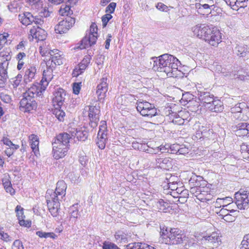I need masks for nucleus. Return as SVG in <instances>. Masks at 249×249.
<instances>
[{
    "mask_svg": "<svg viewBox=\"0 0 249 249\" xmlns=\"http://www.w3.org/2000/svg\"><path fill=\"white\" fill-rule=\"evenodd\" d=\"M153 69L155 71L165 72L168 77H176L180 62L172 55L165 53L158 57H152Z\"/></svg>",
    "mask_w": 249,
    "mask_h": 249,
    "instance_id": "nucleus-1",
    "label": "nucleus"
},
{
    "mask_svg": "<svg viewBox=\"0 0 249 249\" xmlns=\"http://www.w3.org/2000/svg\"><path fill=\"white\" fill-rule=\"evenodd\" d=\"M70 135L67 132L59 133L52 141L53 157L55 159L64 157L70 149Z\"/></svg>",
    "mask_w": 249,
    "mask_h": 249,
    "instance_id": "nucleus-2",
    "label": "nucleus"
},
{
    "mask_svg": "<svg viewBox=\"0 0 249 249\" xmlns=\"http://www.w3.org/2000/svg\"><path fill=\"white\" fill-rule=\"evenodd\" d=\"M160 241L168 245H178L181 244L187 240L186 236L182 231L177 228H167L165 230L160 228Z\"/></svg>",
    "mask_w": 249,
    "mask_h": 249,
    "instance_id": "nucleus-3",
    "label": "nucleus"
},
{
    "mask_svg": "<svg viewBox=\"0 0 249 249\" xmlns=\"http://www.w3.org/2000/svg\"><path fill=\"white\" fill-rule=\"evenodd\" d=\"M53 96L52 101L54 108L52 110L53 114L59 122H63L66 114L61 108L65 99V91L59 88L54 92Z\"/></svg>",
    "mask_w": 249,
    "mask_h": 249,
    "instance_id": "nucleus-4",
    "label": "nucleus"
},
{
    "mask_svg": "<svg viewBox=\"0 0 249 249\" xmlns=\"http://www.w3.org/2000/svg\"><path fill=\"white\" fill-rule=\"evenodd\" d=\"M98 28L95 23H92L90 27L89 32L81 41L78 46L80 49H86L94 45L98 38Z\"/></svg>",
    "mask_w": 249,
    "mask_h": 249,
    "instance_id": "nucleus-5",
    "label": "nucleus"
},
{
    "mask_svg": "<svg viewBox=\"0 0 249 249\" xmlns=\"http://www.w3.org/2000/svg\"><path fill=\"white\" fill-rule=\"evenodd\" d=\"M137 104V110L142 116L151 118L159 115L154 105L145 101H139Z\"/></svg>",
    "mask_w": 249,
    "mask_h": 249,
    "instance_id": "nucleus-6",
    "label": "nucleus"
},
{
    "mask_svg": "<svg viewBox=\"0 0 249 249\" xmlns=\"http://www.w3.org/2000/svg\"><path fill=\"white\" fill-rule=\"evenodd\" d=\"M248 108L245 103H239L231 108V117L237 120L246 121L249 118V113H247Z\"/></svg>",
    "mask_w": 249,
    "mask_h": 249,
    "instance_id": "nucleus-7",
    "label": "nucleus"
},
{
    "mask_svg": "<svg viewBox=\"0 0 249 249\" xmlns=\"http://www.w3.org/2000/svg\"><path fill=\"white\" fill-rule=\"evenodd\" d=\"M67 186L64 180H59L56 183L55 191L53 190H48L46 192V196L62 200L66 195Z\"/></svg>",
    "mask_w": 249,
    "mask_h": 249,
    "instance_id": "nucleus-8",
    "label": "nucleus"
},
{
    "mask_svg": "<svg viewBox=\"0 0 249 249\" xmlns=\"http://www.w3.org/2000/svg\"><path fill=\"white\" fill-rule=\"evenodd\" d=\"M19 110L24 113H31L37 108V103L35 99L26 97L23 95V98L19 102Z\"/></svg>",
    "mask_w": 249,
    "mask_h": 249,
    "instance_id": "nucleus-9",
    "label": "nucleus"
},
{
    "mask_svg": "<svg viewBox=\"0 0 249 249\" xmlns=\"http://www.w3.org/2000/svg\"><path fill=\"white\" fill-rule=\"evenodd\" d=\"M236 207L240 210H245L249 207V193L247 191H239L235 194Z\"/></svg>",
    "mask_w": 249,
    "mask_h": 249,
    "instance_id": "nucleus-10",
    "label": "nucleus"
},
{
    "mask_svg": "<svg viewBox=\"0 0 249 249\" xmlns=\"http://www.w3.org/2000/svg\"><path fill=\"white\" fill-rule=\"evenodd\" d=\"M74 18L71 17H67L65 19L60 21L54 28L56 33L62 34L67 32L68 30L75 23Z\"/></svg>",
    "mask_w": 249,
    "mask_h": 249,
    "instance_id": "nucleus-11",
    "label": "nucleus"
},
{
    "mask_svg": "<svg viewBox=\"0 0 249 249\" xmlns=\"http://www.w3.org/2000/svg\"><path fill=\"white\" fill-rule=\"evenodd\" d=\"M196 96L195 99L197 98L198 102H196V107L198 108L200 106L199 102L203 104L206 108V105L210 104L212 101L214 100V95L210 92L204 90H197L195 92Z\"/></svg>",
    "mask_w": 249,
    "mask_h": 249,
    "instance_id": "nucleus-12",
    "label": "nucleus"
},
{
    "mask_svg": "<svg viewBox=\"0 0 249 249\" xmlns=\"http://www.w3.org/2000/svg\"><path fill=\"white\" fill-rule=\"evenodd\" d=\"M211 33L206 36L205 41L213 46H217L221 42L222 36L220 31L215 27L211 29Z\"/></svg>",
    "mask_w": 249,
    "mask_h": 249,
    "instance_id": "nucleus-13",
    "label": "nucleus"
},
{
    "mask_svg": "<svg viewBox=\"0 0 249 249\" xmlns=\"http://www.w3.org/2000/svg\"><path fill=\"white\" fill-rule=\"evenodd\" d=\"M100 110L99 106H89V124L93 128L97 126L99 121Z\"/></svg>",
    "mask_w": 249,
    "mask_h": 249,
    "instance_id": "nucleus-14",
    "label": "nucleus"
},
{
    "mask_svg": "<svg viewBox=\"0 0 249 249\" xmlns=\"http://www.w3.org/2000/svg\"><path fill=\"white\" fill-rule=\"evenodd\" d=\"M46 86L44 84L34 85L23 94L26 97L35 99L36 97H40L42 95L43 91L45 90Z\"/></svg>",
    "mask_w": 249,
    "mask_h": 249,
    "instance_id": "nucleus-15",
    "label": "nucleus"
},
{
    "mask_svg": "<svg viewBox=\"0 0 249 249\" xmlns=\"http://www.w3.org/2000/svg\"><path fill=\"white\" fill-rule=\"evenodd\" d=\"M211 28L206 24H198L193 27L192 29L194 36L205 40L206 36L211 33Z\"/></svg>",
    "mask_w": 249,
    "mask_h": 249,
    "instance_id": "nucleus-16",
    "label": "nucleus"
},
{
    "mask_svg": "<svg viewBox=\"0 0 249 249\" xmlns=\"http://www.w3.org/2000/svg\"><path fill=\"white\" fill-rule=\"evenodd\" d=\"M173 162V160L170 158L158 156L155 159V165L158 168L169 170L172 169Z\"/></svg>",
    "mask_w": 249,
    "mask_h": 249,
    "instance_id": "nucleus-17",
    "label": "nucleus"
},
{
    "mask_svg": "<svg viewBox=\"0 0 249 249\" xmlns=\"http://www.w3.org/2000/svg\"><path fill=\"white\" fill-rule=\"evenodd\" d=\"M202 243L210 248L217 247L220 241L218 233L213 232L209 235H204L201 239Z\"/></svg>",
    "mask_w": 249,
    "mask_h": 249,
    "instance_id": "nucleus-18",
    "label": "nucleus"
},
{
    "mask_svg": "<svg viewBox=\"0 0 249 249\" xmlns=\"http://www.w3.org/2000/svg\"><path fill=\"white\" fill-rule=\"evenodd\" d=\"M48 210L53 217H56L60 210V201L53 198L46 196Z\"/></svg>",
    "mask_w": 249,
    "mask_h": 249,
    "instance_id": "nucleus-19",
    "label": "nucleus"
},
{
    "mask_svg": "<svg viewBox=\"0 0 249 249\" xmlns=\"http://www.w3.org/2000/svg\"><path fill=\"white\" fill-rule=\"evenodd\" d=\"M70 139L76 138L78 141H85L88 137V132L85 128H73L69 130Z\"/></svg>",
    "mask_w": 249,
    "mask_h": 249,
    "instance_id": "nucleus-20",
    "label": "nucleus"
},
{
    "mask_svg": "<svg viewBox=\"0 0 249 249\" xmlns=\"http://www.w3.org/2000/svg\"><path fill=\"white\" fill-rule=\"evenodd\" d=\"M166 114L169 117V121L177 125L185 124L186 119H183L179 115V113H177L172 111L171 107L169 106L166 107Z\"/></svg>",
    "mask_w": 249,
    "mask_h": 249,
    "instance_id": "nucleus-21",
    "label": "nucleus"
},
{
    "mask_svg": "<svg viewBox=\"0 0 249 249\" xmlns=\"http://www.w3.org/2000/svg\"><path fill=\"white\" fill-rule=\"evenodd\" d=\"M107 80V77H103L101 79L100 84H98L97 87L96 94L98 96V100L100 102L104 99L108 90Z\"/></svg>",
    "mask_w": 249,
    "mask_h": 249,
    "instance_id": "nucleus-22",
    "label": "nucleus"
},
{
    "mask_svg": "<svg viewBox=\"0 0 249 249\" xmlns=\"http://www.w3.org/2000/svg\"><path fill=\"white\" fill-rule=\"evenodd\" d=\"M210 104L206 105V108L213 112H221L224 109L223 102L217 97L214 98Z\"/></svg>",
    "mask_w": 249,
    "mask_h": 249,
    "instance_id": "nucleus-23",
    "label": "nucleus"
},
{
    "mask_svg": "<svg viewBox=\"0 0 249 249\" xmlns=\"http://www.w3.org/2000/svg\"><path fill=\"white\" fill-rule=\"evenodd\" d=\"M232 127L236 135H238L240 137L249 135V124L247 123H240Z\"/></svg>",
    "mask_w": 249,
    "mask_h": 249,
    "instance_id": "nucleus-24",
    "label": "nucleus"
},
{
    "mask_svg": "<svg viewBox=\"0 0 249 249\" xmlns=\"http://www.w3.org/2000/svg\"><path fill=\"white\" fill-rule=\"evenodd\" d=\"M43 27L38 26L37 27H34L30 30V34L33 38L38 40L42 41L45 39L46 37V32Z\"/></svg>",
    "mask_w": 249,
    "mask_h": 249,
    "instance_id": "nucleus-25",
    "label": "nucleus"
},
{
    "mask_svg": "<svg viewBox=\"0 0 249 249\" xmlns=\"http://www.w3.org/2000/svg\"><path fill=\"white\" fill-rule=\"evenodd\" d=\"M196 8L198 14L205 16L211 14L212 10L214 9V6L199 2L196 3Z\"/></svg>",
    "mask_w": 249,
    "mask_h": 249,
    "instance_id": "nucleus-26",
    "label": "nucleus"
},
{
    "mask_svg": "<svg viewBox=\"0 0 249 249\" xmlns=\"http://www.w3.org/2000/svg\"><path fill=\"white\" fill-rule=\"evenodd\" d=\"M23 211L24 209L20 205H18L16 207L15 212L17 213V216L19 224L21 226L29 227L31 225V222L24 220L25 216L24 215Z\"/></svg>",
    "mask_w": 249,
    "mask_h": 249,
    "instance_id": "nucleus-27",
    "label": "nucleus"
},
{
    "mask_svg": "<svg viewBox=\"0 0 249 249\" xmlns=\"http://www.w3.org/2000/svg\"><path fill=\"white\" fill-rule=\"evenodd\" d=\"M36 69V67L33 66H28L25 71L23 76V82L25 84H27L32 81L34 79Z\"/></svg>",
    "mask_w": 249,
    "mask_h": 249,
    "instance_id": "nucleus-28",
    "label": "nucleus"
},
{
    "mask_svg": "<svg viewBox=\"0 0 249 249\" xmlns=\"http://www.w3.org/2000/svg\"><path fill=\"white\" fill-rule=\"evenodd\" d=\"M47 69L43 71L42 79L41 82L47 86L49 82L51 81L53 78V71L55 68L53 65L49 66V65L46 64Z\"/></svg>",
    "mask_w": 249,
    "mask_h": 249,
    "instance_id": "nucleus-29",
    "label": "nucleus"
},
{
    "mask_svg": "<svg viewBox=\"0 0 249 249\" xmlns=\"http://www.w3.org/2000/svg\"><path fill=\"white\" fill-rule=\"evenodd\" d=\"M18 19L24 25L27 26L34 21V16L29 12H24L18 15Z\"/></svg>",
    "mask_w": 249,
    "mask_h": 249,
    "instance_id": "nucleus-30",
    "label": "nucleus"
},
{
    "mask_svg": "<svg viewBox=\"0 0 249 249\" xmlns=\"http://www.w3.org/2000/svg\"><path fill=\"white\" fill-rule=\"evenodd\" d=\"M203 179L202 177L193 174L189 180V184L193 187L206 185V181Z\"/></svg>",
    "mask_w": 249,
    "mask_h": 249,
    "instance_id": "nucleus-31",
    "label": "nucleus"
},
{
    "mask_svg": "<svg viewBox=\"0 0 249 249\" xmlns=\"http://www.w3.org/2000/svg\"><path fill=\"white\" fill-rule=\"evenodd\" d=\"M78 203L72 205L69 208V214H70V220L74 222H76L78 216L80 215V213L78 210Z\"/></svg>",
    "mask_w": 249,
    "mask_h": 249,
    "instance_id": "nucleus-32",
    "label": "nucleus"
},
{
    "mask_svg": "<svg viewBox=\"0 0 249 249\" xmlns=\"http://www.w3.org/2000/svg\"><path fill=\"white\" fill-rule=\"evenodd\" d=\"M29 140L31 148L34 154L36 155L39 152V139L36 135L34 134L31 135L29 136Z\"/></svg>",
    "mask_w": 249,
    "mask_h": 249,
    "instance_id": "nucleus-33",
    "label": "nucleus"
},
{
    "mask_svg": "<svg viewBox=\"0 0 249 249\" xmlns=\"http://www.w3.org/2000/svg\"><path fill=\"white\" fill-rule=\"evenodd\" d=\"M107 130L106 121H101L100 123L99 130L97 134V139H101V138H102L107 141Z\"/></svg>",
    "mask_w": 249,
    "mask_h": 249,
    "instance_id": "nucleus-34",
    "label": "nucleus"
},
{
    "mask_svg": "<svg viewBox=\"0 0 249 249\" xmlns=\"http://www.w3.org/2000/svg\"><path fill=\"white\" fill-rule=\"evenodd\" d=\"M234 75H237L236 78L248 83L249 82V72L247 71L246 69L240 68Z\"/></svg>",
    "mask_w": 249,
    "mask_h": 249,
    "instance_id": "nucleus-35",
    "label": "nucleus"
},
{
    "mask_svg": "<svg viewBox=\"0 0 249 249\" xmlns=\"http://www.w3.org/2000/svg\"><path fill=\"white\" fill-rule=\"evenodd\" d=\"M234 51L236 54L241 57H245L249 53L247 46L242 44L237 45Z\"/></svg>",
    "mask_w": 249,
    "mask_h": 249,
    "instance_id": "nucleus-36",
    "label": "nucleus"
},
{
    "mask_svg": "<svg viewBox=\"0 0 249 249\" xmlns=\"http://www.w3.org/2000/svg\"><path fill=\"white\" fill-rule=\"evenodd\" d=\"M8 65V62L6 61H3L0 63V77L2 81L6 80L7 78V68Z\"/></svg>",
    "mask_w": 249,
    "mask_h": 249,
    "instance_id": "nucleus-37",
    "label": "nucleus"
},
{
    "mask_svg": "<svg viewBox=\"0 0 249 249\" xmlns=\"http://www.w3.org/2000/svg\"><path fill=\"white\" fill-rule=\"evenodd\" d=\"M59 14L62 16H66L67 17H69V16L71 15L73 12L72 11L71 9V6L69 5H67L66 4H62L61 6L60 9L59 10Z\"/></svg>",
    "mask_w": 249,
    "mask_h": 249,
    "instance_id": "nucleus-38",
    "label": "nucleus"
},
{
    "mask_svg": "<svg viewBox=\"0 0 249 249\" xmlns=\"http://www.w3.org/2000/svg\"><path fill=\"white\" fill-rule=\"evenodd\" d=\"M36 234L40 238H50L54 239L55 237H56V235L53 232H47L42 231H37L36 232Z\"/></svg>",
    "mask_w": 249,
    "mask_h": 249,
    "instance_id": "nucleus-39",
    "label": "nucleus"
},
{
    "mask_svg": "<svg viewBox=\"0 0 249 249\" xmlns=\"http://www.w3.org/2000/svg\"><path fill=\"white\" fill-rule=\"evenodd\" d=\"M115 238L116 241L119 242L125 243L127 241L126 235L122 231H118L115 234Z\"/></svg>",
    "mask_w": 249,
    "mask_h": 249,
    "instance_id": "nucleus-40",
    "label": "nucleus"
},
{
    "mask_svg": "<svg viewBox=\"0 0 249 249\" xmlns=\"http://www.w3.org/2000/svg\"><path fill=\"white\" fill-rule=\"evenodd\" d=\"M91 59V56L89 55H86L82 61L79 64L78 66L80 67L82 70H85L89 64Z\"/></svg>",
    "mask_w": 249,
    "mask_h": 249,
    "instance_id": "nucleus-41",
    "label": "nucleus"
},
{
    "mask_svg": "<svg viewBox=\"0 0 249 249\" xmlns=\"http://www.w3.org/2000/svg\"><path fill=\"white\" fill-rule=\"evenodd\" d=\"M144 246L146 244L141 242H135L129 244L125 248V249H145Z\"/></svg>",
    "mask_w": 249,
    "mask_h": 249,
    "instance_id": "nucleus-42",
    "label": "nucleus"
},
{
    "mask_svg": "<svg viewBox=\"0 0 249 249\" xmlns=\"http://www.w3.org/2000/svg\"><path fill=\"white\" fill-rule=\"evenodd\" d=\"M201 135L205 138H209L211 137L213 134V130L205 126H202L201 128Z\"/></svg>",
    "mask_w": 249,
    "mask_h": 249,
    "instance_id": "nucleus-43",
    "label": "nucleus"
},
{
    "mask_svg": "<svg viewBox=\"0 0 249 249\" xmlns=\"http://www.w3.org/2000/svg\"><path fill=\"white\" fill-rule=\"evenodd\" d=\"M222 207H226L228 209V210L230 211V213L238 214L239 212L236 210H235V208H237L236 202L235 203H233L232 201L231 202H229L228 204H224L223 205H222Z\"/></svg>",
    "mask_w": 249,
    "mask_h": 249,
    "instance_id": "nucleus-44",
    "label": "nucleus"
},
{
    "mask_svg": "<svg viewBox=\"0 0 249 249\" xmlns=\"http://www.w3.org/2000/svg\"><path fill=\"white\" fill-rule=\"evenodd\" d=\"M132 147L135 150L144 151V150H145V148L147 147V144L135 141L132 143Z\"/></svg>",
    "mask_w": 249,
    "mask_h": 249,
    "instance_id": "nucleus-45",
    "label": "nucleus"
},
{
    "mask_svg": "<svg viewBox=\"0 0 249 249\" xmlns=\"http://www.w3.org/2000/svg\"><path fill=\"white\" fill-rule=\"evenodd\" d=\"M158 207L160 211L164 213L167 212L169 207L168 203L165 202L163 199L159 200Z\"/></svg>",
    "mask_w": 249,
    "mask_h": 249,
    "instance_id": "nucleus-46",
    "label": "nucleus"
},
{
    "mask_svg": "<svg viewBox=\"0 0 249 249\" xmlns=\"http://www.w3.org/2000/svg\"><path fill=\"white\" fill-rule=\"evenodd\" d=\"M103 249H121L114 243L109 241H105L103 243Z\"/></svg>",
    "mask_w": 249,
    "mask_h": 249,
    "instance_id": "nucleus-47",
    "label": "nucleus"
},
{
    "mask_svg": "<svg viewBox=\"0 0 249 249\" xmlns=\"http://www.w3.org/2000/svg\"><path fill=\"white\" fill-rule=\"evenodd\" d=\"M60 55V54H58V53H55L54 54H52L50 53L51 58L46 61V64L49 65V67H50V66L53 65V66L55 67V62H56V61L58 58V55Z\"/></svg>",
    "mask_w": 249,
    "mask_h": 249,
    "instance_id": "nucleus-48",
    "label": "nucleus"
},
{
    "mask_svg": "<svg viewBox=\"0 0 249 249\" xmlns=\"http://www.w3.org/2000/svg\"><path fill=\"white\" fill-rule=\"evenodd\" d=\"M179 144L174 143L171 144L169 143L168 153L178 154V150H179Z\"/></svg>",
    "mask_w": 249,
    "mask_h": 249,
    "instance_id": "nucleus-49",
    "label": "nucleus"
},
{
    "mask_svg": "<svg viewBox=\"0 0 249 249\" xmlns=\"http://www.w3.org/2000/svg\"><path fill=\"white\" fill-rule=\"evenodd\" d=\"M45 20L44 18L39 15L38 16H34L33 23L37 25L38 26L40 25L41 27H45L44 25Z\"/></svg>",
    "mask_w": 249,
    "mask_h": 249,
    "instance_id": "nucleus-50",
    "label": "nucleus"
},
{
    "mask_svg": "<svg viewBox=\"0 0 249 249\" xmlns=\"http://www.w3.org/2000/svg\"><path fill=\"white\" fill-rule=\"evenodd\" d=\"M168 188L173 191H175L177 189L178 185H181L179 182L178 181H173V179L170 178V180L167 183Z\"/></svg>",
    "mask_w": 249,
    "mask_h": 249,
    "instance_id": "nucleus-51",
    "label": "nucleus"
},
{
    "mask_svg": "<svg viewBox=\"0 0 249 249\" xmlns=\"http://www.w3.org/2000/svg\"><path fill=\"white\" fill-rule=\"evenodd\" d=\"M52 14V11H50L48 7H45L42 8L39 15L44 19V18L50 17Z\"/></svg>",
    "mask_w": 249,
    "mask_h": 249,
    "instance_id": "nucleus-52",
    "label": "nucleus"
},
{
    "mask_svg": "<svg viewBox=\"0 0 249 249\" xmlns=\"http://www.w3.org/2000/svg\"><path fill=\"white\" fill-rule=\"evenodd\" d=\"M178 149H179V150H178V155H185L190 151L189 147L184 144H179Z\"/></svg>",
    "mask_w": 249,
    "mask_h": 249,
    "instance_id": "nucleus-53",
    "label": "nucleus"
},
{
    "mask_svg": "<svg viewBox=\"0 0 249 249\" xmlns=\"http://www.w3.org/2000/svg\"><path fill=\"white\" fill-rule=\"evenodd\" d=\"M226 4L230 6L233 10H238L239 8L238 6L237 0H224Z\"/></svg>",
    "mask_w": 249,
    "mask_h": 249,
    "instance_id": "nucleus-54",
    "label": "nucleus"
},
{
    "mask_svg": "<svg viewBox=\"0 0 249 249\" xmlns=\"http://www.w3.org/2000/svg\"><path fill=\"white\" fill-rule=\"evenodd\" d=\"M18 6V2L16 0H14L8 5V8L10 12L15 13L17 11V8Z\"/></svg>",
    "mask_w": 249,
    "mask_h": 249,
    "instance_id": "nucleus-55",
    "label": "nucleus"
},
{
    "mask_svg": "<svg viewBox=\"0 0 249 249\" xmlns=\"http://www.w3.org/2000/svg\"><path fill=\"white\" fill-rule=\"evenodd\" d=\"M241 245V249H249V233L244 237Z\"/></svg>",
    "mask_w": 249,
    "mask_h": 249,
    "instance_id": "nucleus-56",
    "label": "nucleus"
},
{
    "mask_svg": "<svg viewBox=\"0 0 249 249\" xmlns=\"http://www.w3.org/2000/svg\"><path fill=\"white\" fill-rule=\"evenodd\" d=\"M112 18V16L111 14L106 13L102 17V25L103 27H106L108 21Z\"/></svg>",
    "mask_w": 249,
    "mask_h": 249,
    "instance_id": "nucleus-57",
    "label": "nucleus"
},
{
    "mask_svg": "<svg viewBox=\"0 0 249 249\" xmlns=\"http://www.w3.org/2000/svg\"><path fill=\"white\" fill-rule=\"evenodd\" d=\"M116 7V3L115 2H111L106 7V13L109 14H112L114 12L115 8Z\"/></svg>",
    "mask_w": 249,
    "mask_h": 249,
    "instance_id": "nucleus-58",
    "label": "nucleus"
},
{
    "mask_svg": "<svg viewBox=\"0 0 249 249\" xmlns=\"http://www.w3.org/2000/svg\"><path fill=\"white\" fill-rule=\"evenodd\" d=\"M179 115L183 119H186L187 121H185V124H188L191 120V117L188 111L181 110L178 112Z\"/></svg>",
    "mask_w": 249,
    "mask_h": 249,
    "instance_id": "nucleus-59",
    "label": "nucleus"
},
{
    "mask_svg": "<svg viewBox=\"0 0 249 249\" xmlns=\"http://www.w3.org/2000/svg\"><path fill=\"white\" fill-rule=\"evenodd\" d=\"M238 215L237 213H230L227 215H226L223 219L228 222H231L234 221L235 220V217Z\"/></svg>",
    "mask_w": 249,
    "mask_h": 249,
    "instance_id": "nucleus-60",
    "label": "nucleus"
},
{
    "mask_svg": "<svg viewBox=\"0 0 249 249\" xmlns=\"http://www.w3.org/2000/svg\"><path fill=\"white\" fill-rule=\"evenodd\" d=\"M22 78V75L18 74V75L15 78V79L12 81L13 86L14 88H17L21 82Z\"/></svg>",
    "mask_w": 249,
    "mask_h": 249,
    "instance_id": "nucleus-61",
    "label": "nucleus"
},
{
    "mask_svg": "<svg viewBox=\"0 0 249 249\" xmlns=\"http://www.w3.org/2000/svg\"><path fill=\"white\" fill-rule=\"evenodd\" d=\"M158 149L157 147L153 148L150 147L147 144V147L145 148V150H144L143 152H146V153L150 154H157L158 152Z\"/></svg>",
    "mask_w": 249,
    "mask_h": 249,
    "instance_id": "nucleus-62",
    "label": "nucleus"
},
{
    "mask_svg": "<svg viewBox=\"0 0 249 249\" xmlns=\"http://www.w3.org/2000/svg\"><path fill=\"white\" fill-rule=\"evenodd\" d=\"M12 249H24L22 243L19 240H16L13 245Z\"/></svg>",
    "mask_w": 249,
    "mask_h": 249,
    "instance_id": "nucleus-63",
    "label": "nucleus"
},
{
    "mask_svg": "<svg viewBox=\"0 0 249 249\" xmlns=\"http://www.w3.org/2000/svg\"><path fill=\"white\" fill-rule=\"evenodd\" d=\"M195 95L189 92H186L182 96V99H184L188 103L193 102L194 99Z\"/></svg>",
    "mask_w": 249,
    "mask_h": 249,
    "instance_id": "nucleus-64",
    "label": "nucleus"
}]
</instances>
